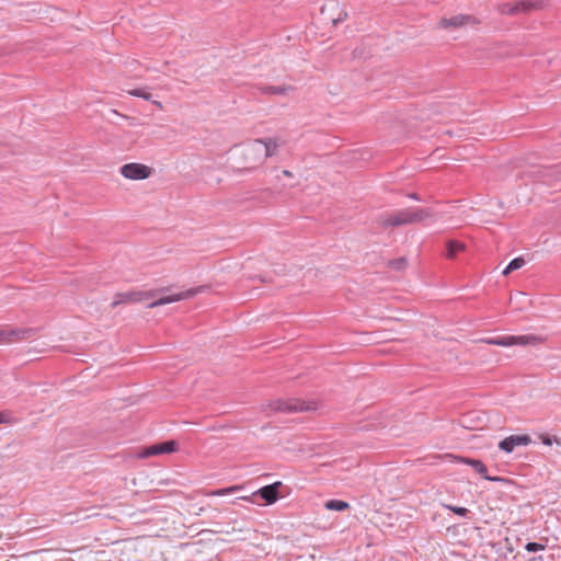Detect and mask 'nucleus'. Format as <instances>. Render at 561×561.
Here are the masks:
<instances>
[{
    "label": "nucleus",
    "mask_w": 561,
    "mask_h": 561,
    "mask_svg": "<svg viewBox=\"0 0 561 561\" xmlns=\"http://www.w3.org/2000/svg\"><path fill=\"white\" fill-rule=\"evenodd\" d=\"M431 216L426 208H405L380 215L376 222L379 227H399L421 222Z\"/></svg>",
    "instance_id": "nucleus-1"
},
{
    "label": "nucleus",
    "mask_w": 561,
    "mask_h": 561,
    "mask_svg": "<svg viewBox=\"0 0 561 561\" xmlns=\"http://www.w3.org/2000/svg\"><path fill=\"white\" fill-rule=\"evenodd\" d=\"M484 343L490 345H496V346H503V347H510L514 345H536L542 342V339L535 335V334H527V335H506V336H496V337H490L483 340Z\"/></svg>",
    "instance_id": "nucleus-2"
},
{
    "label": "nucleus",
    "mask_w": 561,
    "mask_h": 561,
    "mask_svg": "<svg viewBox=\"0 0 561 561\" xmlns=\"http://www.w3.org/2000/svg\"><path fill=\"white\" fill-rule=\"evenodd\" d=\"M167 290L165 288L152 289V290H130L125 293H117L114 296V300L111 304L112 308H116L123 304L140 302L150 298H154L158 294Z\"/></svg>",
    "instance_id": "nucleus-3"
},
{
    "label": "nucleus",
    "mask_w": 561,
    "mask_h": 561,
    "mask_svg": "<svg viewBox=\"0 0 561 561\" xmlns=\"http://www.w3.org/2000/svg\"><path fill=\"white\" fill-rule=\"evenodd\" d=\"M270 408L272 411L280 413H295L316 409L314 407H311L310 403L300 401L298 399H278L272 401L270 403Z\"/></svg>",
    "instance_id": "nucleus-4"
},
{
    "label": "nucleus",
    "mask_w": 561,
    "mask_h": 561,
    "mask_svg": "<svg viewBox=\"0 0 561 561\" xmlns=\"http://www.w3.org/2000/svg\"><path fill=\"white\" fill-rule=\"evenodd\" d=\"M242 154L248 170H253L264 161V145L256 139L242 149Z\"/></svg>",
    "instance_id": "nucleus-5"
},
{
    "label": "nucleus",
    "mask_w": 561,
    "mask_h": 561,
    "mask_svg": "<svg viewBox=\"0 0 561 561\" xmlns=\"http://www.w3.org/2000/svg\"><path fill=\"white\" fill-rule=\"evenodd\" d=\"M540 7L539 1L520 0L513 3H502L497 7L501 14L516 15L520 12H529Z\"/></svg>",
    "instance_id": "nucleus-6"
},
{
    "label": "nucleus",
    "mask_w": 561,
    "mask_h": 561,
    "mask_svg": "<svg viewBox=\"0 0 561 561\" xmlns=\"http://www.w3.org/2000/svg\"><path fill=\"white\" fill-rule=\"evenodd\" d=\"M119 173L128 180H145L151 175L152 169L142 163L130 162L122 165Z\"/></svg>",
    "instance_id": "nucleus-7"
},
{
    "label": "nucleus",
    "mask_w": 561,
    "mask_h": 561,
    "mask_svg": "<svg viewBox=\"0 0 561 561\" xmlns=\"http://www.w3.org/2000/svg\"><path fill=\"white\" fill-rule=\"evenodd\" d=\"M37 330L34 328H20L12 330H0V343H12L33 337Z\"/></svg>",
    "instance_id": "nucleus-8"
},
{
    "label": "nucleus",
    "mask_w": 561,
    "mask_h": 561,
    "mask_svg": "<svg viewBox=\"0 0 561 561\" xmlns=\"http://www.w3.org/2000/svg\"><path fill=\"white\" fill-rule=\"evenodd\" d=\"M204 288L205 287H195V288H190L187 290H184V291H181V293H178V294H174V295L160 297L159 299L148 304L147 307L148 308H156V307H159V306H163V305L172 304V302H175V301H181V300H184V299H188V298L194 297L198 293L204 291Z\"/></svg>",
    "instance_id": "nucleus-9"
},
{
    "label": "nucleus",
    "mask_w": 561,
    "mask_h": 561,
    "mask_svg": "<svg viewBox=\"0 0 561 561\" xmlns=\"http://www.w3.org/2000/svg\"><path fill=\"white\" fill-rule=\"evenodd\" d=\"M176 450V443L174 440H168L160 444H154L148 447H145L139 453V458H149L152 456H158L162 454H171Z\"/></svg>",
    "instance_id": "nucleus-10"
},
{
    "label": "nucleus",
    "mask_w": 561,
    "mask_h": 561,
    "mask_svg": "<svg viewBox=\"0 0 561 561\" xmlns=\"http://www.w3.org/2000/svg\"><path fill=\"white\" fill-rule=\"evenodd\" d=\"M455 462H458V463H465V465H468L470 467H472V469L478 472L479 474L482 476L483 479L485 480H489V481H497L500 480L499 478H493V477H490L488 476V468L479 459H472V458H467V457H462V456H455V455H449Z\"/></svg>",
    "instance_id": "nucleus-11"
},
{
    "label": "nucleus",
    "mask_w": 561,
    "mask_h": 561,
    "mask_svg": "<svg viewBox=\"0 0 561 561\" xmlns=\"http://www.w3.org/2000/svg\"><path fill=\"white\" fill-rule=\"evenodd\" d=\"M531 443V438L527 434L511 435L500 442L499 448L505 453H512L517 446H527Z\"/></svg>",
    "instance_id": "nucleus-12"
},
{
    "label": "nucleus",
    "mask_w": 561,
    "mask_h": 561,
    "mask_svg": "<svg viewBox=\"0 0 561 561\" xmlns=\"http://www.w3.org/2000/svg\"><path fill=\"white\" fill-rule=\"evenodd\" d=\"M476 23H477V20L472 15L458 14V15L451 16L449 19H446V18L442 19L439 21V26L443 28L456 30V28L462 27L465 25L476 24Z\"/></svg>",
    "instance_id": "nucleus-13"
},
{
    "label": "nucleus",
    "mask_w": 561,
    "mask_h": 561,
    "mask_svg": "<svg viewBox=\"0 0 561 561\" xmlns=\"http://www.w3.org/2000/svg\"><path fill=\"white\" fill-rule=\"evenodd\" d=\"M282 485L283 483L280 481H276L272 484L259 489L253 493V496H260L262 500H264L265 504L271 505L278 500V489Z\"/></svg>",
    "instance_id": "nucleus-14"
},
{
    "label": "nucleus",
    "mask_w": 561,
    "mask_h": 561,
    "mask_svg": "<svg viewBox=\"0 0 561 561\" xmlns=\"http://www.w3.org/2000/svg\"><path fill=\"white\" fill-rule=\"evenodd\" d=\"M257 90L262 94H272V95H287L290 91L294 90L291 85H268L262 84L257 87Z\"/></svg>",
    "instance_id": "nucleus-15"
},
{
    "label": "nucleus",
    "mask_w": 561,
    "mask_h": 561,
    "mask_svg": "<svg viewBox=\"0 0 561 561\" xmlns=\"http://www.w3.org/2000/svg\"><path fill=\"white\" fill-rule=\"evenodd\" d=\"M256 141H261L264 145V160L268 157H273L276 154L278 149V142L274 138H265V139H256Z\"/></svg>",
    "instance_id": "nucleus-16"
},
{
    "label": "nucleus",
    "mask_w": 561,
    "mask_h": 561,
    "mask_svg": "<svg viewBox=\"0 0 561 561\" xmlns=\"http://www.w3.org/2000/svg\"><path fill=\"white\" fill-rule=\"evenodd\" d=\"M465 250V244L460 241L448 240L446 242V257L454 259L458 252Z\"/></svg>",
    "instance_id": "nucleus-17"
},
{
    "label": "nucleus",
    "mask_w": 561,
    "mask_h": 561,
    "mask_svg": "<svg viewBox=\"0 0 561 561\" xmlns=\"http://www.w3.org/2000/svg\"><path fill=\"white\" fill-rule=\"evenodd\" d=\"M324 507L329 511L342 512L350 507L347 502L341 500H329L325 502Z\"/></svg>",
    "instance_id": "nucleus-18"
},
{
    "label": "nucleus",
    "mask_w": 561,
    "mask_h": 561,
    "mask_svg": "<svg viewBox=\"0 0 561 561\" xmlns=\"http://www.w3.org/2000/svg\"><path fill=\"white\" fill-rule=\"evenodd\" d=\"M126 92L131 96L141 98L146 101H152V94L149 92L148 88L130 89Z\"/></svg>",
    "instance_id": "nucleus-19"
},
{
    "label": "nucleus",
    "mask_w": 561,
    "mask_h": 561,
    "mask_svg": "<svg viewBox=\"0 0 561 561\" xmlns=\"http://www.w3.org/2000/svg\"><path fill=\"white\" fill-rule=\"evenodd\" d=\"M126 92L131 96L141 98L146 101H152V94L149 92L148 88L130 89Z\"/></svg>",
    "instance_id": "nucleus-20"
},
{
    "label": "nucleus",
    "mask_w": 561,
    "mask_h": 561,
    "mask_svg": "<svg viewBox=\"0 0 561 561\" xmlns=\"http://www.w3.org/2000/svg\"><path fill=\"white\" fill-rule=\"evenodd\" d=\"M524 265H525V260L522 256L515 257L505 267V270L503 271V274L507 275L511 272L516 271V270L523 267Z\"/></svg>",
    "instance_id": "nucleus-21"
},
{
    "label": "nucleus",
    "mask_w": 561,
    "mask_h": 561,
    "mask_svg": "<svg viewBox=\"0 0 561 561\" xmlns=\"http://www.w3.org/2000/svg\"><path fill=\"white\" fill-rule=\"evenodd\" d=\"M239 490H241L240 485H232V486H229V488L218 489V490L210 491L208 493V495L222 496V495L232 494V493H234V492H237Z\"/></svg>",
    "instance_id": "nucleus-22"
},
{
    "label": "nucleus",
    "mask_w": 561,
    "mask_h": 561,
    "mask_svg": "<svg viewBox=\"0 0 561 561\" xmlns=\"http://www.w3.org/2000/svg\"><path fill=\"white\" fill-rule=\"evenodd\" d=\"M407 264H408V262L404 257H399L396 260H391L389 262V266L394 270H403V268H405Z\"/></svg>",
    "instance_id": "nucleus-23"
},
{
    "label": "nucleus",
    "mask_w": 561,
    "mask_h": 561,
    "mask_svg": "<svg viewBox=\"0 0 561 561\" xmlns=\"http://www.w3.org/2000/svg\"><path fill=\"white\" fill-rule=\"evenodd\" d=\"M445 507L461 517H467L468 514L470 513V511L466 507H459V506H453V505H445Z\"/></svg>",
    "instance_id": "nucleus-24"
},
{
    "label": "nucleus",
    "mask_w": 561,
    "mask_h": 561,
    "mask_svg": "<svg viewBox=\"0 0 561 561\" xmlns=\"http://www.w3.org/2000/svg\"><path fill=\"white\" fill-rule=\"evenodd\" d=\"M540 439H541V443L547 446L552 445V443H556L557 445H561V439L557 436L551 438L549 435L542 434V435H540Z\"/></svg>",
    "instance_id": "nucleus-25"
},
{
    "label": "nucleus",
    "mask_w": 561,
    "mask_h": 561,
    "mask_svg": "<svg viewBox=\"0 0 561 561\" xmlns=\"http://www.w3.org/2000/svg\"><path fill=\"white\" fill-rule=\"evenodd\" d=\"M525 549L528 552H537V551H540V550H545L546 546L541 545V543H538V542H528V543H526Z\"/></svg>",
    "instance_id": "nucleus-26"
},
{
    "label": "nucleus",
    "mask_w": 561,
    "mask_h": 561,
    "mask_svg": "<svg viewBox=\"0 0 561 561\" xmlns=\"http://www.w3.org/2000/svg\"><path fill=\"white\" fill-rule=\"evenodd\" d=\"M153 105H156V107H158L159 110H162L163 108V105L160 101H157V100H152L151 101Z\"/></svg>",
    "instance_id": "nucleus-27"
},
{
    "label": "nucleus",
    "mask_w": 561,
    "mask_h": 561,
    "mask_svg": "<svg viewBox=\"0 0 561 561\" xmlns=\"http://www.w3.org/2000/svg\"><path fill=\"white\" fill-rule=\"evenodd\" d=\"M7 422V415L2 412H0V424Z\"/></svg>",
    "instance_id": "nucleus-28"
},
{
    "label": "nucleus",
    "mask_w": 561,
    "mask_h": 561,
    "mask_svg": "<svg viewBox=\"0 0 561 561\" xmlns=\"http://www.w3.org/2000/svg\"><path fill=\"white\" fill-rule=\"evenodd\" d=\"M283 174L287 178H291L293 176V173L289 171V170H284L283 171Z\"/></svg>",
    "instance_id": "nucleus-29"
},
{
    "label": "nucleus",
    "mask_w": 561,
    "mask_h": 561,
    "mask_svg": "<svg viewBox=\"0 0 561 561\" xmlns=\"http://www.w3.org/2000/svg\"><path fill=\"white\" fill-rule=\"evenodd\" d=\"M409 197H410V198H413V199H416V201H419V199H420V198H419V196H417L416 194H414V193H413V194H410V195H409Z\"/></svg>",
    "instance_id": "nucleus-30"
}]
</instances>
